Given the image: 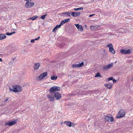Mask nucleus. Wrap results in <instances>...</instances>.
<instances>
[{
    "label": "nucleus",
    "instance_id": "obj_3",
    "mask_svg": "<svg viewBox=\"0 0 133 133\" xmlns=\"http://www.w3.org/2000/svg\"><path fill=\"white\" fill-rule=\"evenodd\" d=\"M125 114L124 110L123 109L120 110L116 117L117 118H120L124 117Z\"/></svg>",
    "mask_w": 133,
    "mask_h": 133
},
{
    "label": "nucleus",
    "instance_id": "obj_42",
    "mask_svg": "<svg viewBox=\"0 0 133 133\" xmlns=\"http://www.w3.org/2000/svg\"><path fill=\"white\" fill-rule=\"evenodd\" d=\"M94 15H95V14H92L90 15L89 16V17H91Z\"/></svg>",
    "mask_w": 133,
    "mask_h": 133
},
{
    "label": "nucleus",
    "instance_id": "obj_46",
    "mask_svg": "<svg viewBox=\"0 0 133 133\" xmlns=\"http://www.w3.org/2000/svg\"><path fill=\"white\" fill-rule=\"evenodd\" d=\"M0 61H1V62H2V59L1 58H0Z\"/></svg>",
    "mask_w": 133,
    "mask_h": 133
},
{
    "label": "nucleus",
    "instance_id": "obj_14",
    "mask_svg": "<svg viewBox=\"0 0 133 133\" xmlns=\"http://www.w3.org/2000/svg\"><path fill=\"white\" fill-rule=\"evenodd\" d=\"M64 123L67 125L69 127H70L72 126V123L70 121H66Z\"/></svg>",
    "mask_w": 133,
    "mask_h": 133
},
{
    "label": "nucleus",
    "instance_id": "obj_38",
    "mask_svg": "<svg viewBox=\"0 0 133 133\" xmlns=\"http://www.w3.org/2000/svg\"><path fill=\"white\" fill-rule=\"evenodd\" d=\"M35 39H32L31 40L30 42L32 43H33L35 42Z\"/></svg>",
    "mask_w": 133,
    "mask_h": 133
},
{
    "label": "nucleus",
    "instance_id": "obj_41",
    "mask_svg": "<svg viewBox=\"0 0 133 133\" xmlns=\"http://www.w3.org/2000/svg\"><path fill=\"white\" fill-rule=\"evenodd\" d=\"M70 12H67V14L66 15H67V16H70Z\"/></svg>",
    "mask_w": 133,
    "mask_h": 133
},
{
    "label": "nucleus",
    "instance_id": "obj_35",
    "mask_svg": "<svg viewBox=\"0 0 133 133\" xmlns=\"http://www.w3.org/2000/svg\"><path fill=\"white\" fill-rule=\"evenodd\" d=\"M64 20L65 21V23H67L70 21V19L69 18H68L66 19H64Z\"/></svg>",
    "mask_w": 133,
    "mask_h": 133
},
{
    "label": "nucleus",
    "instance_id": "obj_50",
    "mask_svg": "<svg viewBox=\"0 0 133 133\" xmlns=\"http://www.w3.org/2000/svg\"><path fill=\"white\" fill-rule=\"evenodd\" d=\"M29 42V41H25V42Z\"/></svg>",
    "mask_w": 133,
    "mask_h": 133
},
{
    "label": "nucleus",
    "instance_id": "obj_29",
    "mask_svg": "<svg viewBox=\"0 0 133 133\" xmlns=\"http://www.w3.org/2000/svg\"><path fill=\"white\" fill-rule=\"evenodd\" d=\"M66 23L64 20L62 21L60 23V25L61 26V25L64 24L65 23Z\"/></svg>",
    "mask_w": 133,
    "mask_h": 133
},
{
    "label": "nucleus",
    "instance_id": "obj_31",
    "mask_svg": "<svg viewBox=\"0 0 133 133\" xmlns=\"http://www.w3.org/2000/svg\"><path fill=\"white\" fill-rule=\"evenodd\" d=\"M15 63V62L14 61H10L9 63V65H12L14 63Z\"/></svg>",
    "mask_w": 133,
    "mask_h": 133
},
{
    "label": "nucleus",
    "instance_id": "obj_25",
    "mask_svg": "<svg viewBox=\"0 0 133 133\" xmlns=\"http://www.w3.org/2000/svg\"><path fill=\"white\" fill-rule=\"evenodd\" d=\"M57 78V76L54 75L51 77V80H55Z\"/></svg>",
    "mask_w": 133,
    "mask_h": 133
},
{
    "label": "nucleus",
    "instance_id": "obj_28",
    "mask_svg": "<svg viewBox=\"0 0 133 133\" xmlns=\"http://www.w3.org/2000/svg\"><path fill=\"white\" fill-rule=\"evenodd\" d=\"M113 78V77H109L106 80V81H109L110 80H112Z\"/></svg>",
    "mask_w": 133,
    "mask_h": 133
},
{
    "label": "nucleus",
    "instance_id": "obj_39",
    "mask_svg": "<svg viewBox=\"0 0 133 133\" xmlns=\"http://www.w3.org/2000/svg\"><path fill=\"white\" fill-rule=\"evenodd\" d=\"M67 12H63L62 13V14H63V15H66L67 14Z\"/></svg>",
    "mask_w": 133,
    "mask_h": 133
},
{
    "label": "nucleus",
    "instance_id": "obj_26",
    "mask_svg": "<svg viewBox=\"0 0 133 133\" xmlns=\"http://www.w3.org/2000/svg\"><path fill=\"white\" fill-rule=\"evenodd\" d=\"M107 46H108L109 48H110L113 47V45H112V44L111 43H110L108 44L107 45Z\"/></svg>",
    "mask_w": 133,
    "mask_h": 133
},
{
    "label": "nucleus",
    "instance_id": "obj_36",
    "mask_svg": "<svg viewBox=\"0 0 133 133\" xmlns=\"http://www.w3.org/2000/svg\"><path fill=\"white\" fill-rule=\"evenodd\" d=\"M6 35L8 36H10L12 35V33H11L7 32L6 33Z\"/></svg>",
    "mask_w": 133,
    "mask_h": 133
},
{
    "label": "nucleus",
    "instance_id": "obj_27",
    "mask_svg": "<svg viewBox=\"0 0 133 133\" xmlns=\"http://www.w3.org/2000/svg\"><path fill=\"white\" fill-rule=\"evenodd\" d=\"M37 17V16H34L30 18V19H31L32 20H34L36 19V18Z\"/></svg>",
    "mask_w": 133,
    "mask_h": 133
},
{
    "label": "nucleus",
    "instance_id": "obj_40",
    "mask_svg": "<svg viewBox=\"0 0 133 133\" xmlns=\"http://www.w3.org/2000/svg\"><path fill=\"white\" fill-rule=\"evenodd\" d=\"M40 38V36H38L37 38H36L35 39V40H38Z\"/></svg>",
    "mask_w": 133,
    "mask_h": 133
},
{
    "label": "nucleus",
    "instance_id": "obj_17",
    "mask_svg": "<svg viewBox=\"0 0 133 133\" xmlns=\"http://www.w3.org/2000/svg\"><path fill=\"white\" fill-rule=\"evenodd\" d=\"M109 51L113 54H114L115 53V51L113 47L110 48Z\"/></svg>",
    "mask_w": 133,
    "mask_h": 133
},
{
    "label": "nucleus",
    "instance_id": "obj_45",
    "mask_svg": "<svg viewBox=\"0 0 133 133\" xmlns=\"http://www.w3.org/2000/svg\"><path fill=\"white\" fill-rule=\"evenodd\" d=\"M72 123V126L73 127H74V126L75 125V124L74 123Z\"/></svg>",
    "mask_w": 133,
    "mask_h": 133
},
{
    "label": "nucleus",
    "instance_id": "obj_16",
    "mask_svg": "<svg viewBox=\"0 0 133 133\" xmlns=\"http://www.w3.org/2000/svg\"><path fill=\"white\" fill-rule=\"evenodd\" d=\"M5 35L4 34H0V40H1L6 38Z\"/></svg>",
    "mask_w": 133,
    "mask_h": 133
},
{
    "label": "nucleus",
    "instance_id": "obj_5",
    "mask_svg": "<svg viewBox=\"0 0 133 133\" xmlns=\"http://www.w3.org/2000/svg\"><path fill=\"white\" fill-rule=\"evenodd\" d=\"M17 121L15 120L12 121H9L5 123V126L8 125L10 126H11L16 123Z\"/></svg>",
    "mask_w": 133,
    "mask_h": 133
},
{
    "label": "nucleus",
    "instance_id": "obj_47",
    "mask_svg": "<svg viewBox=\"0 0 133 133\" xmlns=\"http://www.w3.org/2000/svg\"><path fill=\"white\" fill-rule=\"evenodd\" d=\"M15 59L14 58H13L12 59V61H14Z\"/></svg>",
    "mask_w": 133,
    "mask_h": 133
},
{
    "label": "nucleus",
    "instance_id": "obj_13",
    "mask_svg": "<svg viewBox=\"0 0 133 133\" xmlns=\"http://www.w3.org/2000/svg\"><path fill=\"white\" fill-rule=\"evenodd\" d=\"M40 64L39 63H37L34 64V70H37L40 66Z\"/></svg>",
    "mask_w": 133,
    "mask_h": 133
},
{
    "label": "nucleus",
    "instance_id": "obj_51",
    "mask_svg": "<svg viewBox=\"0 0 133 133\" xmlns=\"http://www.w3.org/2000/svg\"><path fill=\"white\" fill-rule=\"evenodd\" d=\"M10 53V54H11V52H9Z\"/></svg>",
    "mask_w": 133,
    "mask_h": 133
},
{
    "label": "nucleus",
    "instance_id": "obj_30",
    "mask_svg": "<svg viewBox=\"0 0 133 133\" xmlns=\"http://www.w3.org/2000/svg\"><path fill=\"white\" fill-rule=\"evenodd\" d=\"M95 26H94L93 25L90 26V29L91 30H94L95 29Z\"/></svg>",
    "mask_w": 133,
    "mask_h": 133
},
{
    "label": "nucleus",
    "instance_id": "obj_48",
    "mask_svg": "<svg viewBox=\"0 0 133 133\" xmlns=\"http://www.w3.org/2000/svg\"><path fill=\"white\" fill-rule=\"evenodd\" d=\"M84 27H85V28H86V27H87V25H85Z\"/></svg>",
    "mask_w": 133,
    "mask_h": 133
},
{
    "label": "nucleus",
    "instance_id": "obj_6",
    "mask_svg": "<svg viewBox=\"0 0 133 133\" xmlns=\"http://www.w3.org/2000/svg\"><path fill=\"white\" fill-rule=\"evenodd\" d=\"M53 94L54 97L56 100H58L61 97V94L58 92H56Z\"/></svg>",
    "mask_w": 133,
    "mask_h": 133
},
{
    "label": "nucleus",
    "instance_id": "obj_52",
    "mask_svg": "<svg viewBox=\"0 0 133 133\" xmlns=\"http://www.w3.org/2000/svg\"><path fill=\"white\" fill-rule=\"evenodd\" d=\"M24 1H26V0H24Z\"/></svg>",
    "mask_w": 133,
    "mask_h": 133
},
{
    "label": "nucleus",
    "instance_id": "obj_19",
    "mask_svg": "<svg viewBox=\"0 0 133 133\" xmlns=\"http://www.w3.org/2000/svg\"><path fill=\"white\" fill-rule=\"evenodd\" d=\"M61 26V25H56V26L54 28V29L53 30V31L55 32L56 30H57L58 28H59Z\"/></svg>",
    "mask_w": 133,
    "mask_h": 133
},
{
    "label": "nucleus",
    "instance_id": "obj_43",
    "mask_svg": "<svg viewBox=\"0 0 133 133\" xmlns=\"http://www.w3.org/2000/svg\"><path fill=\"white\" fill-rule=\"evenodd\" d=\"M31 0H26V2L29 3L30 2H31Z\"/></svg>",
    "mask_w": 133,
    "mask_h": 133
},
{
    "label": "nucleus",
    "instance_id": "obj_15",
    "mask_svg": "<svg viewBox=\"0 0 133 133\" xmlns=\"http://www.w3.org/2000/svg\"><path fill=\"white\" fill-rule=\"evenodd\" d=\"M105 87H107L108 89H111L112 88V85L111 84H104Z\"/></svg>",
    "mask_w": 133,
    "mask_h": 133
},
{
    "label": "nucleus",
    "instance_id": "obj_33",
    "mask_svg": "<svg viewBox=\"0 0 133 133\" xmlns=\"http://www.w3.org/2000/svg\"><path fill=\"white\" fill-rule=\"evenodd\" d=\"M47 16V15H43L41 16L40 18H41L42 19H45V17Z\"/></svg>",
    "mask_w": 133,
    "mask_h": 133
},
{
    "label": "nucleus",
    "instance_id": "obj_8",
    "mask_svg": "<svg viewBox=\"0 0 133 133\" xmlns=\"http://www.w3.org/2000/svg\"><path fill=\"white\" fill-rule=\"evenodd\" d=\"M121 53L124 54H130L131 52V51L129 49L125 50L124 49H121L120 51Z\"/></svg>",
    "mask_w": 133,
    "mask_h": 133
},
{
    "label": "nucleus",
    "instance_id": "obj_2",
    "mask_svg": "<svg viewBox=\"0 0 133 133\" xmlns=\"http://www.w3.org/2000/svg\"><path fill=\"white\" fill-rule=\"evenodd\" d=\"M60 90V89L59 87L54 86L51 87L50 89L49 92L50 94L54 93L56 92V91H59Z\"/></svg>",
    "mask_w": 133,
    "mask_h": 133
},
{
    "label": "nucleus",
    "instance_id": "obj_11",
    "mask_svg": "<svg viewBox=\"0 0 133 133\" xmlns=\"http://www.w3.org/2000/svg\"><path fill=\"white\" fill-rule=\"evenodd\" d=\"M105 119L109 122H112L114 121L113 118L112 117L106 116L105 117Z\"/></svg>",
    "mask_w": 133,
    "mask_h": 133
},
{
    "label": "nucleus",
    "instance_id": "obj_4",
    "mask_svg": "<svg viewBox=\"0 0 133 133\" xmlns=\"http://www.w3.org/2000/svg\"><path fill=\"white\" fill-rule=\"evenodd\" d=\"M47 74L48 73L46 72H44L42 74H41L39 76L37 77V79L38 81L41 80L42 79L46 77L47 75Z\"/></svg>",
    "mask_w": 133,
    "mask_h": 133
},
{
    "label": "nucleus",
    "instance_id": "obj_7",
    "mask_svg": "<svg viewBox=\"0 0 133 133\" xmlns=\"http://www.w3.org/2000/svg\"><path fill=\"white\" fill-rule=\"evenodd\" d=\"M47 98L49 99V100L50 101H53L54 100V97L53 94H51L48 95L47 96Z\"/></svg>",
    "mask_w": 133,
    "mask_h": 133
},
{
    "label": "nucleus",
    "instance_id": "obj_10",
    "mask_svg": "<svg viewBox=\"0 0 133 133\" xmlns=\"http://www.w3.org/2000/svg\"><path fill=\"white\" fill-rule=\"evenodd\" d=\"M113 66V63H112L110 64H109L108 65L104 66L103 67V68L104 70H107L109 69L110 68L112 67Z\"/></svg>",
    "mask_w": 133,
    "mask_h": 133
},
{
    "label": "nucleus",
    "instance_id": "obj_32",
    "mask_svg": "<svg viewBox=\"0 0 133 133\" xmlns=\"http://www.w3.org/2000/svg\"><path fill=\"white\" fill-rule=\"evenodd\" d=\"M70 14H71V15L73 17H75V12H70Z\"/></svg>",
    "mask_w": 133,
    "mask_h": 133
},
{
    "label": "nucleus",
    "instance_id": "obj_20",
    "mask_svg": "<svg viewBox=\"0 0 133 133\" xmlns=\"http://www.w3.org/2000/svg\"><path fill=\"white\" fill-rule=\"evenodd\" d=\"M84 64L83 62H82L81 63L77 64V68L81 67Z\"/></svg>",
    "mask_w": 133,
    "mask_h": 133
},
{
    "label": "nucleus",
    "instance_id": "obj_23",
    "mask_svg": "<svg viewBox=\"0 0 133 133\" xmlns=\"http://www.w3.org/2000/svg\"><path fill=\"white\" fill-rule=\"evenodd\" d=\"M74 10L75 11H77L79 10H83V8L81 7L80 8H78L74 9Z\"/></svg>",
    "mask_w": 133,
    "mask_h": 133
},
{
    "label": "nucleus",
    "instance_id": "obj_21",
    "mask_svg": "<svg viewBox=\"0 0 133 133\" xmlns=\"http://www.w3.org/2000/svg\"><path fill=\"white\" fill-rule=\"evenodd\" d=\"M75 12V17H77L79 16L80 15L81 13L79 12Z\"/></svg>",
    "mask_w": 133,
    "mask_h": 133
},
{
    "label": "nucleus",
    "instance_id": "obj_49",
    "mask_svg": "<svg viewBox=\"0 0 133 133\" xmlns=\"http://www.w3.org/2000/svg\"><path fill=\"white\" fill-rule=\"evenodd\" d=\"M15 33V32H11V33H12V34H14V33Z\"/></svg>",
    "mask_w": 133,
    "mask_h": 133
},
{
    "label": "nucleus",
    "instance_id": "obj_1",
    "mask_svg": "<svg viewBox=\"0 0 133 133\" xmlns=\"http://www.w3.org/2000/svg\"><path fill=\"white\" fill-rule=\"evenodd\" d=\"M9 89L11 91L14 92H19L21 91L22 87L19 85H14L10 87Z\"/></svg>",
    "mask_w": 133,
    "mask_h": 133
},
{
    "label": "nucleus",
    "instance_id": "obj_9",
    "mask_svg": "<svg viewBox=\"0 0 133 133\" xmlns=\"http://www.w3.org/2000/svg\"><path fill=\"white\" fill-rule=\"evenodd\" d=\"M34 5V3L33 2H30L29 3L26 2L25 4V6L27 8H30Z\"/></svg>",
    "mask_w": 133,
    "mask_h": 133
},
{
    "label": "nucleus",
    "instance_id": "obj_22",
    "mask_svg": "<svg viewBox=\"0 0 133 133\" xmlns=\"http://www.w3.org/2000/svg\"><path fill=\"white\" fill-rule=\"evenodd\" d=\"M118 31H119V32H120L122 33H123L125 31V29L123 28L120 29H119Z\"/></svg>",
    "mask_w": 133,
    "mask_h": 133
},
{
    "label": "nucleus",
    "instance_id": "obj_44",
    "mask_svg": "<svg viewBox=\"0 0 133 133\" xmlns=\"http://www.w3.org/2000/svg\"><path fill=\"white\" fill-rule=\"evenodd\" d=\"M8 98H6L5 100V102H6L8 100Z\"/></svg>",
    "mask_w": 133,
    "mask_h": 133
},
{
    "label": "nucleus",
    "instance_id": "obj_18",
    "mask_svg": "<svg viewBox=\"0 0 133 133\" xmlns=\"http://www.w3.org/2000/svg\"><path fill=\"white\" fill-rule=\"evenodd\" d=\"M75 91H73L72 93H70L68 94V96H75L76 95H77V93L75 92Z\"/></svg>",
    "mask_w": 133,
    "mask_h": 133
},
{
    "label": "nucleus",
    "instance_id": "obj_37",
    "mask_svg": "<svg viewBox=\"0 0 133 133\" xmlns=\"http://www.w3.org/2000/svg\"><path fill=\"white\" fill-rule=\"evenodd\" d=\"M112 80L113 81V82L114 83H116V81L115 79L113 78Z\"/></svg>",
    "mask_w": 133,
    "mask_h": 133
},
{
    "label": "nucleus",
    "instance_id": "obj_34",
    "mask_svg": "<svg viewBox=\"0 0 133 133\" xmlns=\"http://www.w3.org/2000/svg\"><path fill=\"white\" fill-rule=\"evenodd\" d=\"M72 66L73 68H77V64H73L72 65Z\"/></svg>",
    "mask_w": 133,
    "mask_h": 133
},
{
    "label": "nucleus",
    "instance_id": "obj_12",
    "mask_svg": "<svg viewBox=\"0 0 133 133\" xmlns=\"http://www.w3.org/2000/svg\"><path fill=\"white\" fill-rule=\"evenodd\" d=\"M75 25L76 26L79 31H81L83 30V28L81 25H79L78 24H75Z\"/></svg>",
    "mask_w": 133,
    "mask_h": 133
},
{
    "label": "nucleus",
    "instance_id": "obj_24",
    "mask_svg": "<svg viewBox=\"0 0 133 133\" xmlns=\"http://www.w3.org/2000/svg\"><path fill=\"white\" fill-rule=\"evenodd\" d=\"M95 77H102V76L101 75L100 73L99 72H97L96 74V75L95 76Z\"/></svg>",
    "mask_w": 133,
    "mask_h": 133
}]
</instances>
